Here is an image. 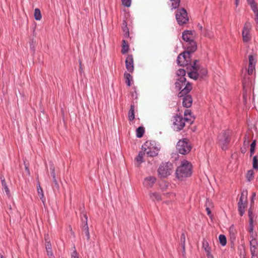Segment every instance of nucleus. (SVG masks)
<instances>
[{"label": "nucleus", "instance_id": "8", "mask_svg": "<svg viewBox=\"0 0 258 258\" xmlns=\"http://www.w3.org/2000/svg\"><path fill=\"white\" fill-rule=\"evenodd\" d=\"M175 17L178 25L180 26L186 24L189 21L187 13L184 8L177 10Z\"/></svg>", "mask_w": 258, "mask_h": 258}, {"label": "nucleus", "instance_id": "49", "mask_svg": "<svg viewBox=\"0 0 258 258\" xmlns=\"http://www.w3.org/2000/svg\"><path fill=\"white\" fill-rule=\"evenodd\" d=\"M206 210L207 211L208 215L210 216L211 214V211L210 210V208L209 206L206 207Z\"/></svg>", "mask_w": 258, "mask_h": 258}, {"label": "nucleus", "instance_id": "57", "mask_svg": "<svg viewBox=\"0 0 258 258\" xmlns=\"http://www.w3.org/2000/svg\"><path fill=\"white\" fill-rule=\"evenodd\" d=\"M256 197V194L255 192H253L251 196V200L252 201Z\"/></svg>", "mask_w": 258, "mask_h": 258}, {"label": "nucleus", "instance_id": "7", "mask_svg": "<svg viewBox=\"0 0 258 258\" xmlns=\"http://www.w3.org/2000/svg\"><path fill=\"white\" fill-rule=\"evenodd\" d=\"M218 143L223 150L228 148L230 141L229 132L223 131L218 136Z\"/></svg>", "mask_w": 258, "mask_h": 258}, {"label": "nucleus", "instance_id": "3", "mask_svg": "<svg viewBox=\"0 0 258 258\" xmlns=\"http://www.w3.org/2000/svg\"><path fill=\"white\" fill-rule=\"evenodd\" d=\"M160 148L156 146L155 142L147 141L142 146V150L148 157H154L158 155Z\"/></svg>", "mask_w": 258, "mask_h": 258}, {"label": "nucleus", "instance_id": "45", "mask_svg": "<svg viewBox=\"0 0 258 258\" xmlns=\"http://www.w3.org/2000/svg\"><path fill=\"white\" fill-rule=\"evenodd\" d=\"M53 183L54 184L53 188L58 189L59 188V184L57 181L56 177L55 178H53Z\"/></svg>", "mask_w": 258, "mask_h": 258}, {"label": "nucleus", "instance_id": "16", "mask_svg": "<svg viewBox=\"0 0 258 258\" xmlns=\"http://www.w3.org/2000/svg\"><path fill=\"white\" fill-rule=\"evenodd\" d=\"M186 50L185 52H188V55L190 56L191 54L196 51L197 49V43L194 40L187 42Z\"/></svg>", "mask_w": 258, "mask_h": 258}, {"label": "nucleus", "instance_id": "15", "mask_svg": "<svg viewBox=\"0 0 258 258\" xmlns=\"http://www.w3.org/2000/svg\"><path fill=\"white\" fill-rule=\"evenodd\" d=\"M248 61L249 63L247 72L249 75H251L255 70L256 60L252 55H249L248 56Z\"/></svg>", "mask_w": 258, "mask_h": 258}, {"label": "nucleus", "instance_id": "28", "mask_svg": "<svg viewBox=\"0 0 258 258\" xmlns=\"http://www.w3.org/2000/svg\"><path fill=\"white\" fill-rule=\"evenodd\" d=\"M37 192L38 195H39L40 199L42 201L43 204L45 203V199L44 196V194L43 192V190L40 186V184L37 185Z\"/></svg>", "mask_w": 258, "mask_h": 258}, {"label": "nucleus", "instance_id": "52", "mask_svg": "<svg viewBox=\"0 0 258 258\" xmlns=\"http://www.w3.org/2000/svg\"><path fill=\"white\" fill-rule=\"evenodd\" d=\"M254 21L255 22L256 24L257 25L256 29L258 30V15H255L254 17Z\"/></svg>", "mask_w": 258, "mask_h": 258}, {"label": "nucleus", "instance_id": "39", "mask_svg": "<svg viewBox=\"0 0 258 258\" xmlns=\"http://www.w3.org/2000/svg\"><path fill=\"white\" fill-rule=\"evenodd\" d=\"M254 172L252 170H248L246 174V178L248 181H250L253 178Z\"/></svg>", "mask_w": 258, "mask_h": 258}, {"label": "nucleus", "instance_id": "47", "mask_svg": "<svg viewBox=\"0 0 258 258\" xmlns=\"http://www.w3.org/2000/svg\"><path fill=\"white\" fill-rule=\"evenodd\" d=\"M249 232L250 233H252L253 230V222H251V223H249Z\"/></svg>", "mask_w": 258, "mask_h": 258}, {"label": "nucleus", "instance_id": "50", "mask_svg": "<svg viewBox=\"0 0 258 258\" xmlns=\"http://www.w3.org/2000/svg\"><path fill=\"white\" fill-rule=\"evenodd\" d=\"M74 256H75V257H79V256H78V253H77V251H76V250H74V251L72 252V254H71V258H73V257H74Z\"/></svg>", "mask_w": 258, "mask_h": 258}, {"label": "nucleus", "instance_id": "10", "mask_svg": "<svg viewBox=\"0 0 258 258\" xmlns=\"http://www.w3.org/2000/svg\"><path fill=\"white\" fill-rule=\"evenodd\" d=\"M190 56L188 55V52H183L177 57V63L180 66H186L191 63Z\"/></svg>", "mask_w": 258, "mask_h": 258}, {"label": "nucleus", "instance_id": "54", "mask_svg": "<svg viewBox=\"0 0 258 258\" xmlns=\"http://www.w3.org/2000/svg\"><path fill=\"white\" fill-rule=\"evenodd\" d=\"M251 258H258L257 252L255 253H251Z\"/></svg>", "mask_w": 258, "mask_h": 258}, {"label": "nucleus", "instance_id": "4", "mask_svg": "<svg viewBox=\"0 0 258 258\" xmlns=\"http://www.w3.org/2000/svg\"><path fill=\"white\" fill-rule=\"evenodd\" d=\"M194 121V118L190 117H183L181 116L176 115L174 116V120L173 121V124L175 126V129L177 131H179L183 128L185 125V122H187L189 124H191Z\"/></svg>", "mask_w": 258, "mask_h": 258}, {"label": "nucleus", "instance_id": "42", "mask_svg": "<svg viewBox=\"0 0 258 258\" xmlns=\"http://www.w3.org/2000/svg\"><path fill=\"white\" fill-rule=\"evenodd\" d=\"M50 170L51 171L50 174L52 178H55L56 177L55 172V167L52 163H50Z\"/></svg>", "mask_w": 258, "mask_h": 258}, {"label": "nucleus", "instance_id": "58", "mask_svg": "<svg viewBox=\"0 0 258 258\" xmlns=\"http://www.w3.org/2000/svg\"><path fill=\"white\" fill-rule=\"evenodd\" d=\"M197 27L200 30H202L203 29V27H202V25H201L200 24H198V25H197Z\"/></svg>", "mask_w": 258, "mask_h": 258}, {"label": "nucleus", "instance_id": "9", "mask_svg": "<svg viewBox=\"0 0 258 258\" xmlns=\"http://www.w3.org/2000/svg\"><path fill=\"white\" fill-rule=\"evenodd\" d=\"M247 192L244 194L243 191L241 194V196L238 203V209L239 215L242 216L245 212V208L247 205Z\"/></svg>", "mask_w": 258, "mask_h": 258}, {"label": "nucleus", "instance_id": "14", "mask_svg": "<svg viewBox=\"0 0 258 258\" xmlns=\"http://www.w3.org/2000/svg\"><path fill=\"white\" fill-rule=\"evenodd\" d=\"M125 67L127 70L130 73H133L134 71V60L133 56L132 54H128L125 60Z\"/></svg>", "mask_w": 258, "mask_h": 258}, {"label": "nucleus", "instance_id": "36", "mask_svg": "<svg viewBox=\"0 0 258 258\" xmlns=\"http://www.w3.org/2000/svg\"><path fill=\"white\" fill-rule=\"evenodd\" d=\"M34 17L36 20H40L42 18L40 10L38 8L34 10Z\"/></svg>", "mask_w": 258, "mask_h": 258}, {"label": "nucleus", "instance_id": "30", "mask_svg": "<svg viewBox=\"0 0 258 258\" xmlns=\"http://www.w3.org/2000/svg\"><path fill=\"white\" fill-rule=\"evenodd\" d=\"M145 133V128L143 126H139L136 130V136L139 138H142Z\"/></svg>", "mask_w": 258, "mask_h": 258}, {"label": "nucleus", "instance_id": "59", "mask_svg": "<svg viewBox=\"0 0 258 258\" xmlns=\"http://www.w3.org/2000/svg\"><path fill=\"white\" fill-rule=\"evenodd\" d=\"M238 2H239V0H235V5H236V7H237L238 5Z\"/></svg>", "mask_w": 258, "mask_h": 258}, {"label": "nucleus", "instance_id": "34", "mask_svg": "<svg viewBox=\"0 0 258 258\" xmlns=\"http://www.w3.org/2000/svg\"><path fill=\"white\" fill-rule=\"evenodd\" d=\"M180 244L182 247L183 250L184 251L185 245V235L184 233H182L180 236Z\"/></svg>", "mask_w": 258, "mask_h": 258}, {"label": "nucleus", "instance_id": "61", "mask_svg": "<svg viewBox=\"0 0 258 258\" xmlns=\"http://www.w3.org/2000/svg\"><path fill=\"white\" fill-rule=\"evenodd\" d=\"M1 258H4L2 255H1Z\"/></svg>", "mask_w": 258, "mask_h": 258}, {"label": "nucleus", "instance_id": "26", "mask_svg": "<svg viewBox=\"0 0 258 258\" xmlns=\"http://www.w3.org/2000/svg\"><path fill=\"white\" fill-rule=\"evenodd\" d=\"M188 76L190 78L195 80L199 79L197 71H196V70L192 69V68H191V71L188 73Z\"/></svg>", "mask_w": 258, "mask_h": 258}, {"label": "nucleus", "instance_id": "24", "mask_svg": "<svg viewBox=\"0 0 258 258\" xmlns=\"http://www.w3.org/2000/svg\"><path fill=\"white\" fill-rule=\"evenodd\" d=\"M46 250L47 251V254L49 258H54L53 253L51 250V244L50 242H47L46 244Z\"/></svg>", "mask_w": 258, "mask_h": 258}, {"label": "nucleus", "instance_id": "53", "mask_svg": "<svg viewBox=\"0 0 258 258\" xmlns=\"http://www.w3.org/2000/svg\"><path fill=\"white\" fill-rule=\"evenodd\" d=\"M208 258H214L213 255L211 254V252L206 253Z\"/></svg>", "mask_w": 258, "mask_h": 258}, {"label": "nucleus", "instance_id": "12", "mask_svg": "<svg viewBox=\"0 0 258 258\" xmlns=\"http://www.w3.org/2000/svg\"><path fill=\"white\" fill-rule=\"evenodd\" d=\"M198 62V60H195L194 63L191 64V68L194 70H196L198 72V75L200 79H203L207 75L208 71L206 68L201 67L200 66L197 64Z\"/></svg>", "mask_w": 258, "mask_h": 258}, {"label": "nucleus", "instance_id": "56", "mask_svg": "<svg viewBox=\"0 0 258 258\" xmlns=\"http://www.w3.org/2000/svg\"><path fill=\"white\" fill-rule=\"evenodd\" d=\"M79 63H80L79 70H80V72L81 73L83 70V68H82V64H81V61L80 60L79 61Z\"/></svg>", "mask_w": 258, "mask_h": 258}, {"label": "nucleus", "instance_id": "21", "mask_svg": "<svg viewBox=\"0 0 258 258\" xmlns=\"http://www.w3.org/2000/svg\"><path fill=\"white\" fill-rule=\"evenodd\" d=\"M247 2L250 6L255 15H258V6L254 0H247Z\"/></svg>", "mask_w": 258, "mask_h": 258}, {"label": "nucleus", "instance_id": "37", "mask_svg": "<svg viewBox=\"0 0 258 258\" xmlns=\"http://www.w3.org/2000/svg\"><path fill=\"white\" fill-rule=\"evenodd\" d=\"M252 167L254 169L258 170V156L257 155L253 157Z\"/></svg>", "mask_w": 258, "mask_h": 258}, {"label": "nucleus", "instance_id": "27", "mask_svg": "<svg viewBox=\"0 0 258 258\" xmlns=\"http://www.w3.org/2000/svg\"><path fill=\"white\" fill-rule=\"evenodd\" d=\"M129 50V45L128 42L125 40H122L121 53L122 54H125Z\"/></svg>", "mask_w": 258, "mask_h": 258}, {"label": "nucleus", "instance_id": "55", "mask_svg": "<svg viewBox=\"0 0 258 258\" xmlns=\"http://www.w3.org/2000/svg\"><path fill=\"white\" fill-rule=\"evenodd\" d=\"M132 96L133 97H135V98L136 99L137 98L136 91H135L134 92L132 93Z\"/></svg>", "mask_w": 258, "mask_h": 258}, {"label": "nucleus", "instance_id": "44", "mask_svg": "<svg viewBox=\"0 0 258 258\" xmlns=\"http://www.w3.org/2000/svg\"><path fill=\"white\" fill-rule=\"evenodd\" d=\"M248 218H249V223H251V222H253V214L252 212L249 210L248 212Z\"/></svg>", "mask_w": 258, "mask_h": 258}, {"label": "nucleus", "instance_id": "51", "mask_svg": "<svg viewBox=\"0 0 258 258\" xmlns=\"http://www.w3.org/2000/svg\"><path fill=\"white\" fill-rule=\"evenodd\" d=\"M191 113V112L190 110L186 109L184 111V114L186 116L188 115H190Z\"/></svg>", "mask_w": 258, "mask_h": 258}, {"label": "nucleus", "instance_id": "6", "mask_svg": "<svg viewBox=\"0 0 258 258\" xmlns=\"http://www.w3.org/2000/svg\"><path fill=\"white\" fill-rule=\"evenodd\" d=\"M176 149L180 154L186 155L190 151L191 147L189 140L184 138L179 140L177 142Z\"/></svg>", "mask_w": 258, "mask_h": 258}, {"label": "nucleus", "instance_id": "17", "mask_svg": "<svg viewBox=\"0 0 258 258\" xmlns=\"http://www.w3.org/2000/svg\"><path fill=\"white\" fill-rule=\"evenodd\" d=\"M194 31L184 30L182 34V38L185 42H188L194 39Z\"/></svg>", "mask_w": 258, "mask_h": 258}, {"label": "nucleus", "instance_id": "23", "mask_svg": "<svg viewBox=\"0 0 258 258\" xmlns=\"http://www.w3.org/2000/svg\"><path fill=\"white\" fill-rule=\"evenodd\" d=\"M122 29L123 32V35L125 38L130 37L129 30L127 26V23L125 21H123L122 24Z\"/></svg>", "mask_w": 258, "mask_h": 258}, {"label": "nucleus", "instance_id": "32", "mask_svg": "<svg viewBox=\"0 0 258 258\" xmlns=\"http://www.w3.org/2000/svg\"><path fill=\"white\" fill-rule=\"evenodd\" d=\"M202 247L204 249L206 253L210 252L211 251V248L209 246V243L207 240L204 239L203 241Z\"/></svg>", "mask_w": 258, "mask_h": 258}, {"label": "nucleus", "instance_id": "43", "mask_svg": "<svg viewBox=\"0 0 258 258\" xmlns=\"http://www.w3.org/2000/svg\"><path fill=\"white\" fill-rule=\"evenodd\" d=\"M132 0H121L122 4L124 7H129L131 5Z\"/></svg>", "mask_w": 258, "mask_h": 258}, {"label": "nucleus", "instance_id": "35", "mask_svg": "<svg viewBox=\"0 0 258 258\" xmlns=\"http://www.w3.org/2000/svg\"><path fill=\"white\" fill-rule=\"evenodd\" d=\"M146 153H144V151L143 152H140L138 155L136 157V160L139 163H142L144 162V160H143V156L144 155H145Z\"/></svg>", "mask_w": 258, "mask_h": 258}, {"label": "nucleus", "instance_id": "46", "mask_svg": "<svg viewBox=\"0 0 258 258\" xmlns=\"http://www.w3.org/2000/svg\"><path fill=\"white\" fill-rule=\"evenodd\" d=\"M205 206H209L210 208L213 207V203L212 202V201L209 199H207Z\"/></svg>", "mask_w": 258, "mask_h": 258}, {"label": "nucleus", "instance_id": "41", "mask_svg": "<svg viewBox=\"0 0 258 258\" xmlns=\"http://www.w3.org/2000/svg\"><path fill=\"white\" fill-rule=\"evenodd\" d=\"M255 146H256V141H255V140H254L252 141V142L250 144V157L252 156V155L254 152Z\"/></svg>", "mask_w": 258, "mask_h": 258}, {"label": "nucleus", "instance_id": "5", "mask_svg": "<svg viewBox=\"0 0 258 258\" xmlns=\"http://www.w3.org/2000/svg\"><path fill=\"white\" fill-rule=\"evenodd\" d=\"M173 169V164L170 162H167L162 163L159 166L157 171L161 177L165 178L171 174Z\"/></svg>", "mask_w": 258, "mask_h": 258}, {"label": "nucleus", "instance_id": "29", "mask_svg": "<svg viewBox=\"0 0 258 258\" xmlns=\"http://www.w3.org/2000/svg\"><path fill=\"white\" fill-rule=\"evenodd\" d=\"M171 2V10H173L178 8L179 6L180 0H170Z\"/></svg>", "mask_w": 258, "mask_h": 258}, {"label": "nucleus", "instance_id": "33", "mask_svg": "<svg viewBox=\"0 0 258 258\" xmlns=\"http://www.w3.org/2000/svg\"><path fill=\"white\" fill-rule=\"evenodd\" d=\"M1 181H2V186L4 188L7 195L8 196H10V191L9 187L7 184V183H6L5 178H3V179L1 178Z\"/></svg>", "mask_w": 258, "mask_h": 258}, {"label": "nucleus", "instance_id": "38", "mask_svg": "<svg viewBox=\"0 0 258 258\" xmlns=\"http://www.w3.org/2000/svg\"><path fill=\"white\" fill-rule=\"evenodd\" d=\"M219 240L220 244L222 246H225L226 244L227 240L226 236L224 235L220 234L219 236Z\"/></svg>", "mask_w": 258, "mask_h": 258}, {"label": "nucleus", "instance_id": "1", "mask_svg": "<svg viewBox=\"0 0 258 258\" xmlns=\"http://www.w3.org/2000/svg\"><path fill=\"white\" fill-rule=\"evenodd\" d=\"M192 174V165L187 160L181 161V164L176 170L178 179L182 180L183 178L189 177Z\"/></svg>", "mask_w": 258, "mask_h": 258}, {"label": "nucleus", "instance_id": "13", "mask_svg": "<svg viewBox=\"0 0 258 258\" xmlns=\"http://www.w3.org/2000/svg\"><path fill=\"white\" fill-rule=\"evenodd\" d=\"M83 217L82 218V220L84 223V225H83L82 228L84 232L85 235L87 237V240H89L90 239V233H89V227L88 226V219H87L88 218H87L86 214L84 213L83 214Z\"/></svg>", "mask_w": 258, "mask_h": 258}, {"label": "nucleus", "instance_id": "2", "mask_svg": "<svg viewBox=\"0 0 258 258\" xmlns=\"http://www.w3.org/2000/svg\"><path fill=\"white\" fill-rule=\"evenodd\" d=\"M192 89V85L190 83H187L186 86L178 94L179 98H182V105L184 107L188 108L191 106L192 99L189 93Z\"/></svg>", "mask_w": 258, "mask_h": 258}, {"label": "nucleus", "instance_id": "20", "mask_svg": "<svg viewBox=\"0 0 258 258\" xmlns=\"http://www.w3.org/2000/svg\"><path fill=\"white\" fill-rule=\"evenodd\" d=\"M251 239L250 241V253H257L256 249H257V242L252 235L251 236Z\"/></svg>", "mask_w": 258, "mask_h": 258}, {"label": "nucleus", "instance_id": "19", "mask_svg": "<svg viewBox=\"0 0 258 258\" xmlns=\"http://www.w3.org/2000/svg\"><path fill=\"white\" fill-rule=\"evenodd\" d=\"M188 82H186V80L185 77L179 78L177 79L176 82L175 83V87L178 90H181L182 87L186 86V84Z\"/></svg>", "mask_w": 258, "mask_h": 258}, {"label": "nucleus", "instance_id": "48", "mask_svg": "<svg viewBox=\"0 0 258 258\" xmlns=\"http://www.w3.org/2000/svg\"><path fill=\"white\" fill-rule=\"evenodd\" d=\"M24 165H25V170H26V172L28 173V175H30V170L29 169L28 165L27 164H26L25 162H24Z\"/></svg>", "mask_w": 258, "mask_h": 258}, {"label": "nucleus", "instance_id": "25", "mask_svg": "<svg viewBox=\"0 0 258 258\" xmlns=\"http://www.w3.org/2000/svg\"><path fill=\"white\" fill-rule=\"evenodd\" d=\"M150 198L153 201L159 202L161 200V197L159 194L155 192L150 194Z\"/></svg>", "mask_w": 258, "mask_h": 258}, {"label": "nucleus", "instance_id": "11", "mask_svg": "<svg viewBox=\"0 0 258 258\" xmlns=\"http://www.w3.org/2000/svg\"><path fill=\"white\" fill-rule=\"evenodd\" d=\"M251 27V24L249 21H246L245 23L242 32L243 40L245 42L249 41L251 38V36L250 34Z\"/></svg>", "mask_w": 258, "mask_h": 258}, {"label": "nucleus", "instance_id": "18", "mask_svg": "<svg viewBox=\"0 0 258 258\" xmlns=\"http://www.w3.org/2000/svg\"><path fill=\"white\" fill-rule=\"evenodd\" d=\"M156 181V178L155 176H150L144 179L143 184L146 187L150 188L153 186Z\"/></svg>", "mask_w": 258, "mask_h": 258}, {"label": "nucleus", "instance_id": "31", "mask_svg": "<svg viewBox=\"0 0 258 258\" xmlns=\"http://www.w3.org/2000/svg\"><path fill=\"white\" fill-rule=\"evenodd\" d=\"M124 76L125 83L128 86L130 87L131 85V81L132 80V76L130 74L127 73H125Z\"/></svg>", "mask_w": 258, "mask_h": 258}, {"label": "nucleus", "instance_id": "60", "mask_svg": "<svg viewBox=\"0 0 258 258\" xmlns=\"http://www.w3.org/2000/svg\"><path fill=\"white\" fill-rule=\"evenodd\" d=\"M241 152L242 153H244L245 152V150H241Z\"/></svg>", "mask_w": 258, "mask_h": 258}, {"label": "nucleus", "instance_id": "40", "mask_svg": "<svg viewBox=\"0 0 258 258\" xmlns=\"http://www.w3.org/2000/svg\"><path fill=\"white\" fill-rule=\"evenodd\" d=\"M176 74L179 78L185 77L186 71L184 69H180L177 71Z\"/></svg>", "mask_w": 258, "mask_h": 258}, {"label": "nucleus", "instance_id": "22", "mask_svg": "<svg viewBox=\"0 0 258 258\" xmlns=\"http://www.w3.org/2000/svg\"><path fill=\"white\" fill-rule=\"evenodd\" d=\"M128 117L130 121H133L135 119V104L134 102L131 105L128 113Z\"/></svg>", "mask_w": 258, "mask_h": 258}]
</instances>
